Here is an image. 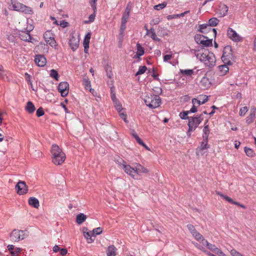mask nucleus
Segmentation results:
<instances>
[{"instance_id": "f257e3e1", "label": "nucleus", "mask_w": 256, "mask_h": 256, "mask_svg": "<svg viewBox=\"0 0 256 256\" xmlns=\"http://www.w3.org/2000/svg\"><path fill=\"white\" fill-rule=\"evenodd\" d=\"M196 58L203 62L205 66L210 68L213 67L216 64V58L214 54L208 50L200 52L196 54Z\"/></svg>"}, {"instance_id": "f03ea898", "label": "nucleus", "mask_w": 256, "mask_h": 256, "mask_svg": "<svg viewBox=\"0 0 256 256\" xmlns=\"http://www.w3.org/2000/svg\"><path fill=\"white\" fill-rule=\"evenodd\" d=\"M52 162L56 165L62 164L66 160L65 154L56 144H53L52 147Z\"/></svg>"}, {"instance_id": "7ed1b4c3", "label": "nucleus", "mask_w": 256, "mask_h": 256, "mask_svg": "<svg viewBox=\"0 0 256 256\" xmlns=\"http://www.w3.org/2000/svg\"><path fill=\"white\" fill-rule=\"evenodd\" d=\"M236 57L234 54L232 48L230 46L224 47L221 59L224 64L232 65L235 62Z\"/></svg>"}, {"instance_id": "20e7f679", "label": "nucleus", "mask_w": 256, "mask_h": 256, "mask_svg": "<svg viewBox=\"0 0 256 256\" xmlns=\"http://www.w3.org/2000/svg\"><path fill=\"white\" fill-rule=\"evenodd\" d=\"M144 102L150 108H156L160 106L161 99L158 95L150 94L146 96Z\"/></svg>"}, {"instance_id": "39448f33", "label": "nucleus", "mask_w": 256, "mask_h": 256, "mask_svg": "<svg viewBox=\"0 0 256 256\" xmlns=\"http://www.w3.org/2000/svg\"><path fill=\"white\" fill-rule=\"evenodd\" d=\"M203 118L202 114H200L198 116L195 117H190L188 120V130L187 132V135L188 136H190V132L194 131L198 125L202 121Z\"/></svg>"}, {"instance_id": "423d86ee", "label": "nucleus", "mask_w": 256, "mask_h": 256, "mask_svg": "<svg viewBox=\"0 0 256 256\" xmlns=\"http://www.w3.org/2000/svg\"><path fill=\"white\" fill-rule=\"evenodd\" d=\"M26 236L27 234L24 231L16 230H14L10 235L11 240L14 242H18L22 240Z\"/></svg>"}, {"instance_id": "0eeeda50", "label": "nucleus", "mask_w": 256, "mask_h": 256, "mask_svg": "<svg viewBox=\"0 0 256 256\" xmlns=\"http://www.w3.org/2000/svg\"><path fill=\"white\" fill-rule=\"evenodd\" d=\"M118 162L126 174L134 179H138L136 176L134 167L133 168L128 164H126V162L122 160H121L120 162Z\"/></svg>"}, {"instance_id": "6e6552de", "label": "nucleus", "mask_w": 256, "mask_h": 256, "mask_svg": "<svg viewBox=\"0 0 256 256\" xmlns=\"http://www.w3.org/2000/svg\"><path fill=\"white\" fill-rule=\"evenodd\" d=\"M18 194L23 195L26 194L28 192V188L24 181L20 180L15 186Z\"/></svg>"}, {"instance_id": "1a4fd4ad", "label": "nucleus", "mask_w": 256, "mask_h": 256, "mask_svg": "<svg viewBox=\"0 0 256 256\" xmlns=\"http://www.w3.org/2000/svg\"><path fill=\"white\" fill-rule=\"evenodd\" d=\"M227 34L229 38L234 42H241L242 38L232 28H229L228 30Z\"/></svg>"}, {"instance_id": "9d476101", "label": "nucleus", "mask_w": 256, "mask_h": 256, "mask_svg": "<svg viewBox=\"0 0 256 256\" xmlns=\"http://www.w3.org/2000/svg\"><path fill=\"white\" fill-rule=\"evenodd\" d=\"M187 228L192 234L196 240L200 242L201 241L202 242L204 240V236L196 230L194 226L192 224H188Z\"/></svg>"}, {"instance_id": "9b49d317", "label": "nucleus", "mask_w": 256, "mask_h": 256, "mask_svg": "<svg viewBox=\"0 0 256 256\" xmlns=\"http://www.w3.org/2000/svg\"><path fill=\"white\" fill-rule=\"evenodd\" d=\"M58 90L62 96H66L68 93L69 84L66 82H60L58 86Z\"/></svg>"}, {"instance_id": "f8f14e48", "label": "nucleus", "mask_w": 256, "mask_h": 256, "mask_svg": "<svg viewBox=\"0 0 256 256\" xmlns=\"http://www.w3.org/2000/svg\"><path fill=\"white\" fill-rule=\"evenodd\" d=\"M206 29H208V32H212V36L214 38H216V28H211L208 24H200L199 26V28L198 30V31L200 32L203 33V34H206L207 31L206 30Z\"/></svg>"}, {"instance_id": "ddd939ff", "label": "nucleus", "mask_w": 256, "mask_h": 256, "mask_svg": "<svg viewBox=\"0 0 256 256\" xmlns=\"http://www.w3.org/2000/svg\"><path fill=\"white\" fill-rule=\"evenodd\" d=\"M34 62L38 66L43 67L46 64V59L44 55L37 54L35 56Z\"/></svg>"}, {"instance_id": "4468645a", "label": "nucleus", "mask_w": 256, "mask_h": 256, "mask_svg": "<svg viewBox=\"0 0 256 256\" xmlns=\"http://www.w3.org/2000/svg\"><path fill=\"white\" fill-rule=\"evenodd\" d=\"M31 30L32 29L28 30L27 32H22V33L20 34V39L23 41L30 42L32 43H34V42H36V40L32 38L30 34V32Z\"/></svg>"}, {"instance_id": "2eb2a0df", "label": "nucleus", "mask_w": 256, "mask_h": 256, "mask_svg": "<svg viewBox=\"0 0 256 256\" xmlns=\"http://www.w3.org/2000/svg\"><path fill=\"white\" fill-rule=\"evenodd\" d=\"M134 168L136 176L140 174H146L149 172V170L147 168H145L144 166L138 163H136L135 164Z\"/></svg>"}, {"instance_id": "dca6fc26", "label": "nucleus", "mask_w": 256, "mask_h": 256, "mask_svg": "<svg viewBox=\"0 0 256 256\" xmlns=\"http://www.w3.org/2000/svg\"><path fill=\"white\" fill-rule=\"evenodd\" d=\"M228 66V64H224L218 66L220 74V76H224L228 72L229 68Z\"/></svg>"}, {"instance_id": "f3484780", "label": "nucleus", "mask_w": 256, "mask_h": 256, "mask_svg": "<svg viewBox=\"0 0 256 256\" xmlns=\"http://www.w3.org/2000/svg\"><path fill=\"white\" fill-rule=\"evenodd\" d=\"M192 106L190 110H188L189 114L195 113L197 112V108L200 106V102L196 101V98H194L192 99Z\"/></svg>"}, {"instance_id": "a211bd4d", "label": "nucleus", "mask_w": 256, "mask_h": 256, "mask_svg": "<svg viewBox=\"0 0 256 256\" xmlns=\"http://www.w3.org/2000/svg\"><path fill=\"white\" fill-rule=\"evenodd\" d=\"M116 248L114 245L108 246L106 250L107 256H116Z\"/></svg>"}, {"instance_id": "6ab92c4d", "label": "nucleus", "mask_w": 256, "mask_h": 256, "mask_svg": "<svg viewBox=\"0 0 256 256\" xmlns=\"http://www.w3.org/2000/svg\"><path fill=\"white\" fill-rule=\"evenodd\" d=\"M28 204L34 208H38L40 206L38 200L34 197H30L28 200Z\"/></svg>"}, {"instance_id": "aec40b11", "label": "nucleus", "mask_w": 256, "mask_h": 256, "mask_svg": "<svg viewBox=\"0 0 256 256\" xmlns=\"http://www.w3.org/2000/svg\"><path fill=\"white\" fill-rule=\"evenodd\" d=\"M199 44H202L204 47L212 46V39H208V37L205 36V38H204L202 40L200 41Z\"/></svg>"}, {"instance_id": "412c9836", "label": "nucleus", "mask_w": 256, "mask_h": 256, "mask_svg": "<svg viewBox=\"0 0 256 256\" xmlns=\"http://www.w3.org/2000/svg\"><path fill=\"white\" fill-rule=\"evenodd\" d=\"M22 4L15 1L12 2V7L14 10L20 12L23 6Z\"/></svg>"}, {"instance_id": "4be33fe9", "label": "nucleus", "mask_w": 256, "mask_h": 256, "mask_svg": "<svg viewBox=\"0 0 256 256\" xmlns=\"http://www.w3.org/2000/svg\"><path fill=\"white\" fill-rule=\"evenodd\" d=\"M26 110L29 114H32L35 111V106L32 102L28 101L26 103Z\"/></svg>"}, {"instance_id": "5701e85b", "label": "nucleus", "mask_w": 256, "mask_h": 256, "mask_svg": "<svg viewBox=\"0 0 256 256\" xmlns=\"http://www.w3.org/2000/svg\"><path fill=\"white\" fill-rule=\"evenodd\" d=\"M86 215L80 213L76 216V222L78 224H81L86 220Z\"/></svg>"}, {"instance_id": "b1692460", "label": "nucleus", "mask_w": 256, "mask_h": 256, "mask_svg": "<svg viewBox=\"0 0 256 256\" xmlns=\"http://www.w3.org/2000/svg\"><path fill=\"white\" fill-rule=\"evenodd\" d=\"M68 43L70 47L74 51L77 49L78 46V41L74 38H70Z\"/></svg>"}, {"instance_id": "393cba45", "label": "nucleus", "mask_w": 256, "mask_h": 256, "mask_svg": "<svg viewBox=\"0 0 256 256\" xmlns=\"http://www.w3.org/2000/svg\"><path fill=\"white\" fill-rule=\"evenodd\" d=\"M200 84L205 88H209L211 86V82L210 79L206 76H204L201 80Z\"/></svg>"}, {"instance_id": "a878e982", "label": "nucleus", "mask_w": 256, "mask_h": 256, "mask_svg": "<svg viewBox=\"0 0 256 256\" xmlns=\"http://www.w3.org/2000/svg\"><path fill=\"white\" fill-rule=\"evenodd\" d=\"M136 57L139 58L142 55H144V48L140 44H136Z\"/></svg>"}, {"instance_id": "bb28decb", "label": "nucleus", "mask_w": 256, "mask_h": 256, "mask_svg": "<svg viewBox=\"0 0 256 256\" xmlns=\"http://www.w3.org/2000/svg\"><path fill=\"white\" fill-rule=\"evenodd\" d=\"M20 12L25 14H32L34 12L32 9L26 5L23 4Z\"/></svg>"}, {"instance_id": "cd10ccee", "label": "nucleus", "mask_w": 256, "mask_h": 256, "mask_svg": "<svg viewBox=\"0 0 256 256\" xmlns=\"http://www.w3.org/2000/svg\"><path fill=\"white\" fill-rule=\"evenodd\" d=\"M208 100V96L206 95H200L198 99L196 98V101L200 102V105L205 104Z\"/></svg>"}, {"instance_id": "c85d7f7f", "label": "nucleus", "mask_w": 256, "mask_h": 256, "mask_svg": "<svg viewBox=\"0 0 256 256\" xmlns=\"http://www.w3.org/2000/svg\"><path fill=\"white\" fill-rule=\"evenodd\" d=\"M220 22L219 20L216 18H212L208 20V25L210 26H216Z\"/></svg>"}, {"instance_id": "c756f323", "label": "nucleus", "mask_w": 256, "mask_h": 256, "mask_svg": "<svg viewBox=\"0 0 256 256\" xmlns=\"http://www.w3.org/2000/svg\"><path fill=\"white\" fill-rule=\"evenodd\" d=\"M220 14L222 16H224L226 15L228 11V7L226 4H222L220 6Z\"/></svg>"}, {"instance_id": "7c9ffc66", "label": "nucleus", "mask_w": 256, "mask_h": 256, "mask_svg": "<svg viewBox=\"0 0 256 256\" xmlns=\"http://www.w3.org/2000/svg\"><path fill=\"white\" fill-rule=\"evenodd\" d=\"M84 238L87 240L88 243H92L94 240L92 238V236H94L92 232H84Z\"/></svg>"}, {"instance_id": "2f4dec72", "label": "nucleus", "mask_w": 256, "mask_h": 256, "mask_svg": "<svg viewBox=\"0 0 256 256\" xmlns=\"http://www.w3.org/2000/svg\"><path fill=\"white\" fill-rule=\"evenodd\" d=\"M47 44L50 45L52 47L56 48L57 46L56 41L53 36L50 38L46 40Z\"/></svg>"}, {"instance_id": "473e14b6", "label": "nucleus", "mask_w": 256, "mask_h": 256, "mask_svg": "<svg viewBox=\"0 0 256 256\" xmlns=\"http://www.w3.org/2000/svg\"><path fill=\"white\" fill-rule=\"evenodd\" d=\"M149 36L154 41L160 42V39L157 36L154 29L152 28H151V32Z\"/></svg>"}, {"instance_id": "72a5a7b5", "label": "nucleus", "mask_w": 256, "mask_h": 256, "mask_svg": "<svg viewBox=\"0 0 256 256\" xmlns=\"http://www.w3.org/2000/svg\"><path fill=\"white\" fill-rule=\"evenodd\" d=\"M210 134V129L208 128V126H205L203 129V134L202 138H203L206 139L208 138V136Z\"/></svg>"}, {"instance_id": "f704fd0d", "label": "nucleus", "mask_w": 256, "mask_h": 256, "mask_svg": "<svg viewBox=\"0 0 256 256\" xmlns=\"http://www.w3.org/2000/svg\"><path fill=\"white\" fill-rule=\"evenodd\" d=\"M244 150V152L246 154V156H248L253 157L256 154L254 151L250 148L245 147Z\"/></svg>"}, {"instance_id": "c9c22d12", "label": "nucleus", "mask_w": 256, "mask_h": 256, "mask_svg": "<svg viewBox=\"0 0 256 256\" xmlns=\"http://www.w3.org/2000/svg\"><path fill=\"white\" fill-rule=\"evenodd\" d=\"M202 242L203 244H205L207 248L212 252L214 250V248L216 247V245L210 243L207 240H204Z\"/></svg>"}, {"instance_id": "e433bc0d", "label": "nucleus", "mask_w": 256, "mask_h": 256, "mask_svg": "<svg viewBox=\"0 0 256 256\" xmlns=\"http://www.w3.org/2000/svg\"><path fill=\"white\" fill-rule=\"evenodd\" d=\"M82 84L86 90H88L91 88L90 81L88 78H84L82 80Z\"/></svg>"}, {"instance_id": "4c0bfd02", "label": "nucleus", "mask_w": 256, "mask_h": 256, "mask_svg": "<svg viewBox=\"0 0 256 256\" xmlns=\"http://www.w3.org/2000/svg\"><path fill=\"white\" fill-rule=\"evenodd\" d=\"M180 72L182 74L188 76H191L194 73L193 70L190 69L180 70Z\"/></svg>"}, {"instance_id": "58836bf2", "label": "nucleus", "mask_w": 256, "mask_h": 256, "mask_svg": "<svg viewBox=\"0 0 256 256\" xmlns=\"http://www.w3.org/2000/svg\"><path fill=\"white\" fill-rule=\"evenodd\" d=\"M147 70L146 66H140L138 68V71L136 72V76L141 75L144 74Z\"/></svg>"}, {"instance_id": "ea45409f", "label": "nucleus", "mask_w": 256, "mask_h": 256, "mask_svg": "<svg viewBox=\"0 0 256 256\" xmlns=\"http://www.w3.org/2000/svg\"><path fill=\"white\" fill-rule=\"evenodd\" d=\"M208 139L206 138V140L204 138H203V140L200 146V149L201 150H204L206 148H208Z\"/></svg>"}, {"instance_id": "a19ab883", "label": "nucleus", "mask_w": 256, "mask_h": 256, "mask_svg": "<svg viewBox=\"0 0 256 256\" xmlns=\"http://www.w3.org/2000/svg\"><path fill=\"white\" fill-rule=\"evenodd\" d=\"M189 114V112L188 110L187 111H184L180 114V117L182 120H189L190 117L188 116V114Z\"/></svg>"}, {"instance_id": "79ce46f5", "label": "nucleus", "mask_w": 256, "mask_h": 256, "mask_svg": "<svg viewBox=\"0 0 256 256\" xmlns=\"http://www.w3.org/2000/svg\"><path fill=\"white\" fill-rule=\"evenodd\" d=\"M135 140L138 143L144 146L146 150H150V148L144 142L139 136H136V138Z\"/></svg>"}, {"instance_id": "37998d69", "label": "nucleus", "mask_w": 256, "mask_h": 256, "mask_svg": "<svg viewBox=\"0 0 256 256\" xmlns=\"http://www.w3.org/2000/svg\"><path fill=\"white\" fill-rule=\"evenodd\" d=\"M50 76L56 80H58L59 75L58 72L55 70H51L50 71Z\"/></svg>"}, {"instance_id": "c03bdc74", "label": "nucleus", "mask_w": 256, "mask_h": 256, "mask_svg": "<svg viewBox=\"0 0 256 256\" xmlns=\"http://www.w3.org/2000/svg\"><path fill=\"white\" fill-rule=\"evenodd\" d=\"M256 114L253 113H250L249 116L247 117L246 122L248 124L252 123L255 118Z\"/></svg>"}, {"instance_id": "a18cd8bd", "label": "nucleus", "mask_w": 256, "mask_h": 256, "mask_svg": "<svg viewBox=\"0 0 256 256\" xmlns=\"http://www.w3.org/2000/svg\"><path fill=\"white\" fill-rule=\"evenodd\" d=\"M205 38V36L200 34H196L194 36V40L198 44H200V41L202 40Z\"/></svg>"}, {"instance_id": "49530a36", "label": "nucleus", "mask_w": 256, "mask_h": 256, "mask_svg": "<svg viewBox=\"0 0 256 256\" xmlns=\"http://www.w3.org/2000/svg\"><path fill=\"white\" fill-rule=\"evenodd\" d=\"M102 229L100 227L94 228L92 231L94 236H96V235L100 234L102 233Z\"/></svg>"}, {"instance_id": "de8ad7c7", "label": "nucleus", "mask_w": 256, "mask_h": 256, "mask_svg": "<svg viewBox=\"0 0 256 256\" xmlns=\"http://www.w3.org/2000/svg\"><path fill=\"white\" fill-rule=\"evenodd\" d=\"M90 37H91L90 32L87 33L84 36V40L83 42V44H89Z\"/></svg>"}, {"instance_id": "09e8293b", "label": "nucleus", "mask_w": 256, "mask_h": 256, "mask_svg": "<svg viewBox=\"0 0 256 256\" xmlns=\"http://www.w3.org/2000/svg\"><path fill=\"white\" fill-rule=\"evenodd\" d=\"M214 252L216 254H218V256H226V254H224L222 250L218 248V247H216L214 248V250L212 251Z\"/></svg>"}, {"instance_id": "8fccbe9b", "label": "nucleus", "mask_w": 256, "mask_h": 256, "mask_svg": "<svg viewBox=\"0 0 256 256\" xmlns=\"http://www.w3.org/2000/svg\"><path fill=\"white\" fill-rule=\"evenodd\" d=\"M95 17H96V12H94V13L91 14L89 16L88 20H86L84 22V23L85 24H88V23L93 22L94 20Z\"/></svg>"}, {"instance_id": "3c124183", "label": "nucleus", "mask_w": 256, "mask_h": 256, "mask_svg": "<svg viewBox=\"0 0 256 256\" xmlns=\"http://www.w3.org/2000/svg\"><path fill=\"white\" fill-rule=\"evenodd\" d=\"M114 106L116 108V110L120 112L122 110V106L121 104L120 103V102H119V100H117L116 102H114Z\"/></svg>"}, {"instance_id": "603ef678", "label": "nucleus", "mask_w": 256, "mask_h": 256, "mask_svg": "<svg viewBox=\"0 0 256 256\" xmlns=\"http://www.w3.org/2000/svg\"><path fill=\"white\" fill-rule=\"evenodd\" d=\"M228 202L231 203V204H235V205H236V206H238L241 208H242L244 209H245L246 208V206L242 204H240V202H235L234 201L232 198H230V200H228Z\"/></svg>"}, {"instance_id": "864d4df0", "label": "nucleus", "mask_w": 256, "mask_h": 256, "mask_svg": "<svg viewBox=\"0 0 256 256\" xmlns=\"http://www.w3.org/2000/svg\"><path fill=\"white\" fill-rule=\"evenodd\" d=\"M166 6V4L165 2H163L162 4H160L156 5L154 6V8L156 10H162Z\"/></svg>"}, {"instance_id": "5fc2aeb1", "label": "nucleus", "mask_w": 256, "mask_h": 256, "mask_svg": "<svg viewBox=\"0 0 256 256\" xmlns=\"http://www.w3.org/2000/svg\"><path fill=\"white\" fill-rule=\"evenodd\" d=\"M24 75L26 76V82L32 87V83L31 76L30 74H29L28 73H27V72H26Z\"/></svg>"}, {"instance_id": "6e6d98bb", "label": "nucleus", "mask_w": 256, "mask_h": 256, "mask_svg": "<svg viewBox=\"0 0 256 256\" xmlns=\"http://www.w3.org/2000/svg\"><path fill=\"white\" fill-rule=\"evenodd\" d=\"M97 0H90V3L94 11V12H96V2Z\"/></svg>"}, {"instance_id": "4d7b16f0", "label": "nucleus", "mask_w": 256, "mask_h": 256, "mask_svg": "<svg viewBox=\"0 0 256 256\" xmlns=\"http://www.w3.org/2000/svg\"><path fill=\"white\" fill-rule=\"evenodd\" d=\"M44 112L43 108L42 107L38 108L36 112V114L38 117H40L44 115Z\"/></svg>"}, {"instance_id": "13d9d810", "label": "nucleus", "mask_w": 256, "mask_h": 256, "mask_svg": "<svg viewBox=\"0 0 256 256\" xmlns=\"http://www.w3.org/2000/svg\"><path fill=\"white\" fill-rule=\"evenodd\" d=\"M22 250L20 248H16L14 249V251L12 252V256H17L18 254H20L22 252Z\"/></svg>"}, {"instance_id": "bf43d9fd", "label": "nucleus", "mask_w": 256, "mask_h": 256, "mask_svg": "<svg viewBox=\"0 0 256 256\" xmlns=\"http://www.w3.org/2000/svg\"><path fill=\"white\" fill-rule=\"evenodd\" d=\"M248 111V108L247 106H244L240 110V116H244Z\"/></svg>"}, {"instance_id": "052dcab7", "label": "nucleus", "mask_w": 256, "mask_h": 256, "mask_svg": "<svg viewBox=\"0 0 256 256\" xmlns=\"http://www.w3.org/2000/svg\"><path fill=\"white\" fill-rule=\"evenodd\" d=\"M216 194L220 196H221L222 198L224 200H226L228 201V200H230V198L228 197V196H226V195H224V194H222L221 192H218V191H216Z\"/></svg>"}, {"instance_id": "680f3d73", "label": "nucleus", "mask_w": 256, "mask_h": 256, "mask_svg": "<svg viewBox=\"0 0 256 256\" xmlns=\"http://www.w3.org/2000/svg\"><path fill=\"white\" fill-rule=\"evenodd\" d=\"M174 58L173 54H166L164 56V62H168L169 60Z\"/></svg>"}, {"instance_id": "e2e57ef3", "label": "nucleus", "mask_w": 256, "mask_h": 256, "mask_svg": "<svg viewBox=\"0 0 256 256\" xmlns=\"http://www.w3.org/2000/svg\"><path fill=\"white\" fill-rule=\"evenodd\" d=\"M129 16H130L129 14H126L124 13L122 14V22H124V23H126L128 20Z\"/></svg>"}, {"instance_id": "0e129e2a", "label": "nucleus", "mask_w": 256, "mask_h": 256, "mask_svg": "<svg viewBox=\"0 0 256 256\" xmlns=\"http://www.w3.org/2000/svg\"><path fill=\"white\" fill-rule=\"evenodd\" d=\"M230 253L232 256H244L234 249H232L230 250Z\"/></svg>"}, {"instance_id": "69168bd1", "label": "nucleus", "mask_w": 256, "mask_h": 256, "mask_svg": "<svg viewBox=\"0 0 256 256\" xmlns=\"http://www.w3.org/2000/svg\"><path fill=\"white\" fill-rule=\"evenodd\" d=\"M110 90H111V98H112V100L113 102H116L117 100H118L116 98V94L112 90V88H110Z\"/></svg>"}, {"instance_id": "338daca9", "label": "nucleus", "mask_w": 256, "mask_h": 256, "mask_svg": "<svg viewBox=\"0 0 256 256\" xmlns=\"http://www.w3.org/2000/svg\"><path fill=\"white\" fill-rule=\"evenodd\" d=\"M52 34L49 31L46 32L44 34V37L45 39V40H48V38H50L52 37Z\"/></svg>"}, {"instance_id": "774afa93", "label": "nucleus", "mask_w": 256, "mask_h": 256, "mask_svg": "<svg viewBox=\"0 0 256 256\" xmlns=\"http://www.w3.org/2000/svg\"><path fill=\"white\" fill-rule=\"evenodd\" d=\"M130 10H131V4H130V2H129L128 4L126 6V7L125 9L124 14H130Z\"/></svg>"}]
</instances>
